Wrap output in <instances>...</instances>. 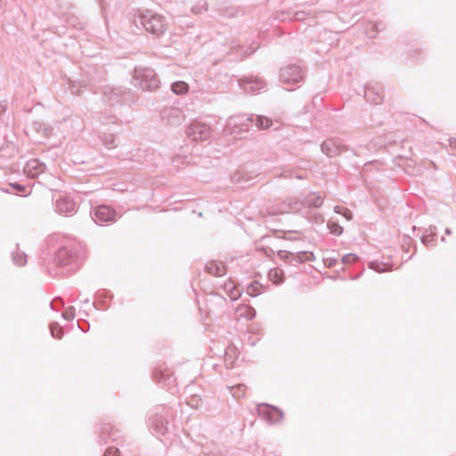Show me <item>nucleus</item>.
Instances as JSON below:
<instances>
[{"instance_id":"1","label":"nucleus","mask_w":456,"mask_h":456,"mask_svg":"<svg viewBox=\"0 0 456 456\" xmlns=\"http://www.w3.org/2000/svg\"><path fill=\"white\" fill-rule=\"evenodd\" d=\"M138 21L145 28L146 31L159 36L167 29V23L163 16L147 12L139 16ZM137 26V20H134Z\"/></svg>"},{"instance_id":"2","label":"nucleus","mask_w":456,"mask_h":456,"mask_svg":"<svg viewBox=\"0 0 456 456\" xmlns=\"http://www.w3.org/2000/svg\"><path fill=\"white\" fill-rule=\"evenodd\" d=\"M133 84L142 90H156L159 81L153 70L150 69H137L134 70Z\"/></svg>"},{"instance_id":"3","label":"nucleus","mask_w":456,"mask_h":456,"mask_svg":"<svg viewBox=\"0 0 456 456\" xmlns=\"http://www.w3.org/2000/svg\"><path fill=\"white\" fill-rule=\"evenodd\" d=\"M186 134L192 141L201 142L210 138L212 130L204 122L193 121L187 126Z\"/></svg>"},{"instance_id":"4","label":"nucleus","mask_w":456,"mask_h":456,"mask_svg":"<svg viewBox=\"0 0 456 456\" xmlns=\"http://www.w3.org/2000/svg\"><path fill=\"white\" fill-rule=\"evenodd\" d=\"M250 122H252L250 117L243 115L232 116L228 118L225 130L230 134H237L247 130Z\"/></svg>"},{"instance_id":"5","label":"nucleus","mask_w":456,"mask_h":456,"mask_svg":"<svg viewBox=\"0 0 456 456\" xmlns=\"http://www.w3.org/2000/svg\"><path fill=\"white\" fill-rule=\"evenodd\" d=\"M281 80L283 84L292 85L303 80V72L297 66H287L281 70Z\"/></svg>"},{"instance_id":"6","label":"nucleus","mask_w":456,"mask_h":456,"mask_svg":"<svg viewBox=\"0 0 456 456\" xmlns=\"http://www.w3.org/2000/svg\"><path fill=\"white\" fill-rule=\"evenodd\" d=\"M161 118L167 125L177 126L183 122L185 116L181 109L170 107L161 112Z\"/></svg>"},{"instance_id":"7","label":"nucleus","mask_w":456,"mask_h":456,"mask_svg":"<svg viewBox=\"0 0 456 456\" xmlns=\"http://www.w3.org/2000/svg\"><path fill=\"white\" fill-rule=\"evenodd\" d=\"M258 413L268 422L276 423L282 419L283 414L282 412L275 407L269 405H259L258 406Z\"/></svg>"},{"instance_id":"8","label":"nucleus","mask_w":456,"mask_h":456,"mask_svg":"<svg viewBox=\"0 0 456 456\" xmlns=\"http://www.w3.org/2000/svg\"><path fill=\"white\" fill-rule=\"evenodd\" d=\"M116 213L110 207L102 205L94 208V218L96 223H108L115 220Z\"/></svg>"},{"instance_id":"9","label":"nucleus","mask_w":456,"mask_h":456,"mask_svg":"<svg viewBox=\"0 0 456 456\" xmlns=\"http://www.w3.org/2000/svg\"><path fill=\"white\" fill-rule=\"evenodd\" d=\"M240 86L248 93H257L265 86V82L258 77H248L240 81Z\"/></svg>"},{"instance_id":"10","label":"nucleus","mask_w":456,"mask_h":456,"mask_svg":"<svg viewBox=\"0 0 456 456\" xmlns=\"http://www.w3.org/2000/svg\"><path fill=\"white\" fill-rule=\"evenodd\" d=\"M45 168V165L37 159H30L24 167V173L29 177H36L43 173Z\"/></svg>"},{"instance_id":"11","label":"nucleus","mask_w":456,"mask_h":456,"mask_svg":"<svg viewBox=\"0 0 456 456\" xmlns=\"http://www.w3.org/2000/svg\"><path fill=\"white\" fill-rule=\"evenodd\" d=\"M75 202L65 197L60 198L56 201V209L59 213L67 215L75 211Z\"/></svg>"},{"instance_id":"12","label":"nucleus","mask_w":456,"mask_h":456,"mask_svg":"<svg viewBox=\"0 0 456 456\" xmlns=\"http://www.w3.org/2000/svg\"><path fill=\"white\" fill-rule=\"evenodd\" d=\"M322 151L329 156L334 157L339 154V145L333 140H326L322 143Z\"/></svg>"},{"instance_id":"13","label":"nucleus","mask_w":456,"mask_h":456,"mask_svg":"<svg viewBox=\"0 0 456 456\" xmlns=\"http://www.w3.org/2000/svg\"><path fill=\"white\" fill-rule=\"evenodd\" d=\"M299 203L290 199L281 204L278 210V213L285 214L289 212L297 211L299 210Z\"/></svg>"},{"instance_id":"14","label":"nucleus","mask_w":456,"mask_h":456,"mask_svg":"<svg viewBox=\"0 0 456 456\" xmlns=\"http://www.w3.org/2000/svg\"><path fill=\"white\" fill-rule=\"evenodd\" d=\"M207 271L216 276H222L224 274V266L221 263H208L206 265Z\"/></svg>"},{"instance_id":"15","label":"nucleus","mask_w":456,"mask_h":456,"mask_svg":"<svg viewBox=\"0 0 456 456\" xmlns=\"http://www.w3.org/2000/svg\"><path fill=\"white\" fill-rule=\"evenodd\" d=\"M171 90L177 95H183L188 93L189 86L184 81H176L171 85Z\"/></svg>"},{"instance_id":"16","label":"nucleus","mask_w":456,"mask_h":456,"mask_svg":"<svg viewBox=\"0 0 456 456\" xmlns=\"http://www.w3.org/2000/svg\"><path fill=\"white\" fill-rule=\"evenodd\" d=\"M305 204L308 207H320L322 204V198L316 193H311L306 198Z\"/></svg>"},{"instance_id":"17","label":"nucleus","mask_w":456,"mask_h":456,"mask_svg":"<svg viewBox=\"0 0 456 456\" xmlns=\"http://www.w3.org/2000/svg\"><path fill=\"white\" fill-rule=\"evenodd\" d=\"M283 273L280 269H272L269 272V279L275 284L281 282Z\"/></svg>"},{"instance_id":"18","label":"nucleus","mask_w":456,"mask_h":456,"mask_svg":"<svg viewBox=\"0 0 456 456\" xmlns=\"http://www.w3.org/2000/svg\"><path fill=\"white\" fill-rule=\"evenodd\" d=\"M273 125L272 120L265 116H258L256 126L261 129L269 128Z\"/></svg>"},{"instance_id":"19","label":"nucleus","mask_w":456,"mask_h":456,"mask_svg":"<svg viewBox=\"0 0 456 456\" xmlns=\"http://www.w3.org/2000/svg\"><path fill=\"white\" fill-rule=\"evenodd\" d=\"M238 311L240 315L245 316L248 319H252L256 314L255 310L248 305L240 306Z\"/></svg>"},{"instance_id":"20","label":"nucleus","mask_w":456,"mask_h":456,"mask_svg":"<svg viewBox=\"0 0 456 456\" xmlns=\"http://www.w3.org/2000/svg\"><path fill=\"white\" fill-rule=\"evenodd\" d=\"M365 98H366L367 101L371 102H373L375 104H379L382 101V97L379 94L374 95V97L372 98L371 97V90L370 89H367L365 91Z\"/></svg>"},{"instance_id":"21","label":"nucleus","mask_w":456,"mask_h":456,"mask_svg":"<svg viewBox=\"0 0 456 456\" xmlns=\"http://www.w3.org/2000/svg\"><path fill=\"white\" fill-rule=\"evenodd\" d=\"M51 334L53 338H61V328L58 323L53 322L50 325Z\"/></svg>"},{"instance_id":"22","label":"nucleus","mask_w":456,"mask_h":456,"mask_svg":"<svg viewBox=\"0 0 456 456\" xmlns=\"http://www.w3.org/2000/svg\"><path fill=\"white\" fill-rule=\"evenodd\" d=\"M13 262L19 266H22L26 264V256L23 253H15L12 256Z\"/></svg>"},{"instance_id":"23","label":"nucleus","mask_w":456,"mask_h":456,"mask_svg":"<svg viewBox=\"0 0 456 456\" xmlns=\"http://www.w3.org/2000/svg\"><path fill=\"white\" fill-rule=\"evenodd\" d=\"M328 227L330 229V232L334 235H340L343 232V228L339 224L336 223H330L328 224Z\"/></svg>"},{"instance_id":"24","label":"nucleus","mask_w":456,"mask_h":456,"mask_svg":"<svg viewBox=\"0 0 456 456\" xmlns=\"http://www.w3.org/2000/svg\"><path fill=\"white\" fill-rule=\"evenodd\" d=\"M259 288L260 284L258 282L251 283L247 289V293L249 296L255 297L259 293Z\"/></svg>"},{"instance_id":"25","label":"nucleus","mask_w":456,"mask_h":456,"mask_svg":"<svg viewBox=\"0 0 456 456\" xmlns=\"http://www.w3.org/2000/svg\"><path fill=\"white\" fill-rule=\"evenodd\" d=\"M300 261H311L314 258V254L311 252H301L297 254V256Z\"/></svg>"},{"instance_id":"26","label":"nucleus","mask_w":456,"mask_h":456,"mask_svg":"<svg viewBox=\"0 0 456 456\" xmlns=\"http://www.w3.org/2000/svg\"><path fill=\"white\" fill-rule=\"evenodd\" d=\"M358 259V256L354 254H347L343 256L342 261L344 264H352Z\"/></svg>"},{"instance_id":"27","label":"nucleus","mask_w":456,"mask_h":456,"mask_svg":"<svg viewBox=\"0 0 456 456\" xmlns=\"http://www.w3.org/2000/svg\"><path fill=\"white\" fill-rule=\"evenodd\" d=\"M118 449L117 448H109L106 450L104 456H118Z\"/></svg>"},{"instance_id":"28","label":"nucleus","mask_w":456,"mask_h":456,"mask_svg":"<svg viewBox=\"0 0 456 456\" xmlns=\"http://www.w3.org/2000/svg\"><path fill=\"white\" fill-rule=\"evenodd\" d=\"M370 268L376 270L377 272H385L388 270V268H381L379 265L374 263H371Z\"/></svg>"},{"instance_id":"29","label":"nucleus","mask_w":456,"mask_h":456,"mask_svg":"<svg viewBox=\"0 0 456 456\" xmlns=\"http://www.w3.org/2000/svg\"><path fill=\"white\" fill-rule=\"evenodd\" d=\"M342 215L348 221H350L353 218L352 213L348 209H346V208L344 209Z\"/></svg>"},{"instance_id":"30","label":"nucleus","mask_w":456,"mask_h":456,"mask_svg":"<svg viewBox=\"0 0 456 456\" xmlns=\"http://www.w3.org/2000/svg\"><path fill=\"white\" fill-rule=\"evenodd\" d=\"M62 316L66 320H71L74 318V314L72 312L66 311L62 314Z\"/></svg>"},{"instance_id":"31","label":"nucleus","mask_w":456,"mask_h":456,"mask_svg":"<svg viewBox=\"0 0 456 456\" xmlns=\"http://www.w3.org/2000/svg\"><path fill=\"white\" fill-rule=\"evenodd\" d=\"M240 290L237 289L236 288H234L233 290L231 293V297L233 300H235L240 296Z\"/></svg>"},{"instance_id":"32","label":"nucleus","mask_w":456,"mask_h":456,"mask_svg":"<svg viewBox=\"0 0 456 456\" xmlns=\"http://www.w3.org/2000/svg\"><path fill=\"white\" fill-rule=\"evenodd\" d=\"M278 255L281 259H285L288 257L289 253L286 251H280Z\"/></svg>"},{"instance_id":"33","label":"nucleus","mask_w":456,"mask_h":456,"mask_svg":"<svg viewBox=\"0 0 456 456\" xmlns=\"http://www.w3.org/2000/svg\"><path fill=\"white\" fill-rule=\"evenodd\" d=\"M344 209H345V208H341V207H338V206H337V207H335V208H334V211H335L336 213H338V214H340V215H342V213H343Z\"/></svg>"},{"instance_id":"34","label":"nucleus","mask_w":456,"mask_h":456,"mask_svg":"<svg viewBox=\"0 0 456 456\" xmlns=\"http://www.w3.org/2000/svg\"><path fill=\"white\" fill-rule=\"evenodd\" d=\"M326 262L328 263V265H329L330 266H331V265H334L335 260H332V259H329V258H327V259H326Z\"/></svg>"},{"instance_id":"35","label":"nucleus","mask_w":456,"mask_h":456,"mask_svg":"<svg viewBox=\"0 0 456 456\" xmlns=\"http://www.w3.org/2000/svg\"><path fill=\"white\" fill-rule=\"evenodd\" d=\"M422 241H423V243L428 244V238L424 236L422 238Z\"/></svg>"},{"instance_id":"36","label":"nucleus","mask_w":456,"mask_h":456,"mask_svg":"<svg viewBox=\"0 0 456 456\" xmlns=\"http://www.w3.org/2000/svg\"><path fill=\"white\" fill-rule=\"evenodd\" d=\"M445 232H446V234H450V233H451L450 229H446V230H445Z\"/></svg>"}]
</instances>
